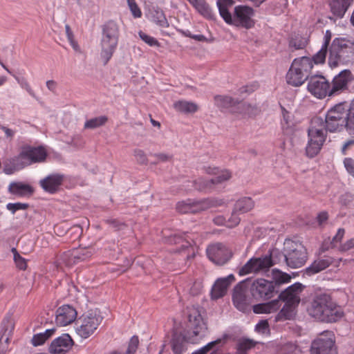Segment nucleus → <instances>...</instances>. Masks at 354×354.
Masks as SVG:
<instances>
[{"mask_svg": "<svg viewBox=\"0 0 354 354\" xmlns=\"http://www.w3.org/2000/svg\"><path fill=\"white\" fill-rule=\"evenodd\" d=\"M347 116L346 103H339L328 111L325 119L326 131H341L345 127Z\"/></svg>", "mask_w": 354, "mask_h": 354, "instance_id": "nucleus-7", "label": "nucleus"}, {"mask_svg": "<svg viewBox=\"0 0 354 354\" xmlns=\"http://www.w3.org/2000/svg\"><path fill=\"white\" fill-rule=\"evenodd\" d=\"M313 68L310 57L303 56L295 58L286 75L287 84L295 87L301 86L308 79Z\"/></svg>", "mask_w": 354, "mask_h": 354, "instance_id": "nucleus-3", "label": "nucleus"}, {"mask_svg": "<svg viewBox=\"0 0 354 354\" xmlns=\"http://www.w3.org/2000/svg\"><path fill=\"white\" fill-rule=\"evenodd\" d=\"M332 37V34L330 30H326L324 35V41L322 46L328 48Z\"/></svg>", "mask_w": 354, "mask_h": 354, "instance_id": "nucleus-61", "label": "nucleus"}, {"mask_svg": "<svg viewBox=\"0 0 354 354\" xmlns=\"http://www.w3.org/2000/svg\"><path fill=\"white\" fill-rule=\"evenodd\" d=\"M273 278L274 279V283L275 285L276 283L283 284L289 283L291 279V277L288 274L279 270L274 271Z\"/></svg>", "mask_w": 354, "mask_h": 354, "instance_id": "nucleus-45", "label": "nucleus"}, {"mask_svg": "<svg viewBox=\"0 0 354 354\" xmlns=\"http://www.w3.org/2000/svg\"><path fill=\"white\" fill-rule=\"evenodd\" d=\"M254 10L248 6H237L234 8L233 15L231 14V20L225 21L227 24L236 27L250 29L254 26L255 21L253 19Z\"/></svg>", "mask_w": 354, "mask_h": 354, "instance_id": "nucleus-9", "label": "nucleus"}, {"mask_svg": "<svg viewBox=\"0 0 354 354\" xmlns=\"http://www.w3.org/2000/svg\"><path fill=\"white\" fill-rule=\"evenodd\" d=\"M215 105L221 109H227L235 106L236 102L227 95H216L214 97Z\"/></svg>", "mask_w": 354, "mask_h": 354, "instance_id": "nucleus-36", "label": "nucleus"}, {"mask_svg": "<svg viewBox=\"0 0 354 354\" xmlns=\"http://www.w3.org/2000/svg\"><path fill=\"white\" fill-rule=\"evenodd\" d=\"M77 312L71 305L65 304L59 306L55 312V323L59 326H66L74 322Z\"/></svg>", "mask_w": 354, "mask_h": 354, "instance_id": "nucleus-18", "label": "nucleus"}, {"mask_svg": "<svg viewBox=\"0 0 354 354\" xmlns=\"http://www.w3.org/2000/svg\"><path fill=\"white\" fill-rule=\"evenodd\" d=\"M171 347L174 354H183L187 349L186 341L183 337L176 334L171 339Z\"/></svg>", "mask_w": 354, "mask_h": 354, "instance_id": "nucleus-34", "label": "nucleus"}, {"mask_svg": "<svg viewBox=\"0 0 354 354\" xmlns=\"http://www.w3.org/2000/svg\"><path fill=\"white\" fill-rule=\"evenodd\" d=\"M327 49L322 46L321 49L310 58L313 66L314 64H323L325 62Z\"/></svg>", "mask_w": 354, "mask_h": 354, "instance_id": "nucleus-43", "label": "nucleus"}, {"mask_svg": "<svg viewBox=\"0 0 354 354\" xmlns=\"http://www.w3.org/2000/svg\"><path fill=\"white\" fill-rule=\"evenodd\" d=\"M323 120L319 118L312 120L311 125L308 131V141L306 147V155L313 158L320 151L326 134L324 129Z\"/></svg>", "mask_w": 354, "mask_h": 354, "instance_id": "nucleus-5", "label": "nucleus"}, {"mask_svg": "<svg viewBox=\"0 0 354 354\" xmlns=\"http://www.w3.org/2000/svg\"><path fill=\"white\" fill-rule=\"evenodd\" d=\"M133 156L136 161L140 165H147L148 158L145 151L140 149H136L133 151Z\"/></svg>", "mask_w": 354, "mask_h": 354, "instance_id": "nucleus-49", "label": "nucleus"}, {"mask_svg": "<svg viewBox=\"0 0 354 354\" xmlns=\"http://www.w3.org/2000/svg\"><path fill=\"white\" fill-rule=\"evenodd\" d=\"M11 251L13 253L14 261L17 268L21 270H26L28 267L27 260L18 253L16 248H12Z\"/></svg>", "mask_w": 354, "mask_h": 354, "instance_id": "nucleus-42", "label": "nucleus"}, {"mask_svg": "<svg viewBox=\"0 0 354 354\" xmlns=\"http://www.w3.org/2000/svg\"><path fill=\"white\" fill-rule=\"evenodd\" d=\"M344 128L346 129L350 135L354 136V101L352 102L349 110H347V116Z\"/></svg>", "mask_w": 354, "mask_h": 354, "instance_id": "nucleus-39", "label": "nucleus"}, {"mask_svg": "<svg viewBox=\"0 0 354 354\" xmlns=\"http://www.w3.org/2000/svg\"><path fill=\"white\" fill-rule=\"evenodd\" d=\"M345 230L344 228H339L336 234L333 236L330 243L332 248H339V244L344 236Z\"/></svg>", "mask_w": 354, "mask_h": 354, "instance_id": "nucleus-47", "label": "nucleus"}, {"mask_svg": "<svg viewBox=\"0 0 354 354\" xmlns=\"http://www.w3.org/2000/svg\"><path fill=\"white\" fill-rule=\"evenodd\" d=\"M308 312L316 320L325 323L337 322L344 316L342 306L330 294L325 292L317 294L313 297Z\"/></svg>", "mask_w": 354, "mask_h": 354, "instance_id": "nucleus-1", "label": "nucleus"}, {"mask_svg": "<svg viewBox=\"0 0 354 354\" xmlns=\"http://www.w3.org/2000/svg\"><path fill=\"white\" fill-rule=\"evenodd\" d=\"M213 205V201L209 199L195 201L189 198L185 201H179L176 204V209L180 214H196L205 210Z\"/></svg>", "mask_w": 354, "mask_h": 354, "instance_id": "nucleus-15", "label": "nucleus"}, {"mask_svg": "<svg viewBox=\"0 0 354 354\" xmlns=\"http://www.w3.org/2000/svg\"><path fill=\"white\" fill-rule=\"evenodd\" d=\"M186 36L189 37L196 41H207V38L203 35H193V34L189 32L188 34L186 35Z\"/></svg>", "mask_w": 354, "mask_h": 354, "instance_id": "nucleus-62", "label": "nucleus"}, {"mask_svg": "<svg viewBox=\"0 0 354 354\" xmlns=\"http://www.w3.org/2000/svg\"><path fill=\"white\" fill-rule=\"evenodd\" d=\"M102 320L103 317L97 310H89L84 313L79 319L77 334L83 339L88 338L95 332Z\"/></svg>", "mask_w": 354, "mask_h": 354, "instance_id": "nucleus-6", "label": "nucleus"}, {"mask_svg": "<svg viewBox=\"0 0 354 354\" xmlns=\"http://www.w3.org/2000/svg\"><path fill=\"white\" fill-rule=\"evenodd\" d=\"M46 341V340L44 335L42 334V333H40L35 335L32 337V344L34 346H37L42 345L43 344L45 343Z\"/></svg>", "mask_w": 354, "mask_h": 354, "instance_id": "nucleus-57", "label": "nucleus"}, {"mask_svg": "<svg viewBox=\"0 0 354 354\" xmlns=\"http://www.w3.org/2000/svg\"><path fill=\"white\" fill-rule=\"evenodd\" d=\"M21 156L27 166L33 163L41 162L46 160L47 152L44 147L25 146L21 149Z\"/></svg>", "mask_w": 354, "mask_h": 354, "instance_id": "nucleus-17", "label": "nucleus"}, {"mask_svg": "<svg viewBox=\"0 0 354 354\" xmlns=\"http://www.w3.org/2000/svg\"><path fill=\"white\" fill-rule=\"evenodd\" d=\"M232 301L234 306L240 311H246L250 304V299L246 295V291L241 286H236L234 290Z\"/></svg>", "mask_w": 354, "mask_h": 354, "instance_id": "nucleus-24", "label": "nucleus"}, {"mask_svg": "<svg viewBox=\"0 0 354 354\" xmlns=\"http://www.w3.org/2000/svg\"><path fill=\"white\" fill-rule=\"evenodd\" d=\"M255 330L259 333L269 334L270 328L268 320H261L255 326Z\"/></svg>", "mask_w": 354, "mask_h": 354, "instance_id": "nucleus-52", "label": "nucleus"}, {"mask_svg": "<svg viewBox=\"0 0 354 354\" xmlns=\"http://www.w3.org/2000/svg\"><path fill=\"white\" fill-rule=\"evenodd\" d=\"M328 219V214L327 212L323 211L318 214L317 216V221L319 225L322 226L326 223Z\"/></svg>", "mask_w": 354, "mask_h": 354, "instance_id": "nucleus-59", "label": "nucleus"}, {"mask_svg": "<svg viewBox=\"0 0 354 354\" xmlns=\"http://www.w3.org/2000/svg\"><path fill=\"white\" fill-rule=\"evenodd\" d=\"M232 177V173L227 169L219 170L218 174H216V177L210 180L209 183H207L205 185H199L198 189L204 191H211L214 185L222 183L225 181L230 180Z\"/></svg>", "mask_w": 354, "mask_h": 354, "instance_id": "nucleus-28", "label": "nucleus"}, {"mask_svg": "<svg viewBox=\"0 0 354 354\" xmlns=\"http://www.w3.org/2000/svg\"><path fill=\"white\" fill-rule=\"evenodd\" d=\"M311 354H337L335 335L332 331H324L311 344Z\"/></svg>", "mask_w": 354, "mask_h": 354, "instance_id": "nucleus-10", "label": "nucleus"}, {"mask_svg": "<svg viewBox=\"0 0 354 354\" xmlns=\"http://www.w3.org/2000/svg\"><path fill=\"white\" fill-rule=\"evenodd\" d=\"M13 77L15 78L17 82L20 84V86L23 88L26 89L28 92L30 93V91H32L30 86L25 77H19L15 75H13Z\"/></svg>", "mask_w": 354, "mask_h": 354, "instance_id": "nucleus-56", "label": "nucleus"}, {"mask_svg": "<svg viewBox=\"0 0 354 354\" xmlns=\"http://www.w3.org/2000/svg\"><path fill=\"white\" fill-rule=\"evenodd\" d=\"M333 262V259L330 257H324L323 259L316 260L306 268V274L311 275L321 272L331 265Z\"/></svg>", "mask_w": 354, "mask_h": 354, "instance_id": "nucleus-30", "label": "nucleus"}, {"mask_svg": "<svg viewBox=\"0 0 354 354\" xmlns=\"http://www.w3.org/2000/svg\"><path fill=\"white\" fill-rule=\"evenodd\" d=\"M155 23L160 27L167 28L169 26V23L166 19L162 11H156V15L153 16Z\"/></svg>", "mask_w": 354, "mask_h": 354, "instance_id": "nucleus-46", "label": "nucleus"}, {"mask_svg": "<svg viewBox=\"0 0 354 354\" xmlns=\"http://www.w3.org/2000/svg\"><path fill=\"white\" fill-rule=\"evenodd\" d=\"M26 167L21 152L16 156L7 158L3 161V171L7 175H12L16 171L23 169Z\"/></svg>", "mask_w": 354, "mask_h": 354, "instance_id": "nucleus-25", "label": "nucleus"}, {"mask_svg": "<svg viewBox=\"0 0 354 354\" xmlns=\"http://www.w3.org/2000/svg\"><path fill=\"white\" fill-rule=\"evenodd\" d=\"M273 265L274 263L270 254L260 257H253L241 268L239 273L243 276L250 273L266 272Z\"/></svg>", "mask_w": 354, "mask_h": 354, "instance_id": "nucleus-11", "label": "nucleus"}, {"mask_svg": "<svg viewBox=\"0 0 354 354\" xmlns=\"http://www.w3.org/2000/svg\"><path fill=\"white\" fill-rule=\"evenodd\" d=\"M28 205L27 203H9L6 205V208L8 210L12 212V214H15L17 211L19 210H25L28 209Z\"/></svg>", "mask_w": 354, "mask_h": 354, "instance_id": "nucleus-51", "label": "nucleus"}, {"mask_svg": "<svg viewBox=\"0 0 354 354\" xmlns=\"http://www.w3.org/2000/svg\"><path fill=\"white\" fill-rule=\"evenodd\" d=\"M86 257L84 250L74 248L62 253L58 260L59 263L71 267L80 261H84Z\"/></svg>", "mask_w": 354, "mask_h": 354, "instance_id": "nucleus-21", "label": "nucleus"}, {"mask_svg": "<svg viewBox=\"0 0 354 354\" xmlns=\"http://www.w3.org/2000/svg\"><path fill=\"white\" fill-rule=\"evenodd\" d=\"M308 91L318 99L330 97V82L323 75H313L308 82Z\"/></svg>", "mask_w": 354, "mask_h": 354, "instance_id": "nucleus-13", "label": "nucleus"}, {"mask_svg": "<svg viewBox=\"0 0 354 354\" xmlns=\"http://www.w3.org/2000/svg\"><path fill=\"white\" fill-rule=\"evenodd\" d=\"M353 80V75L349 70H343L335 75L330 83V97L337 95L348 90V84Z\"/></svg>", "mask_w": 354, "mask_h": 354, "instance_id": "nucleus-16", "label": "nucleus"}, {"mask_svg": "<svg viewBox=\"0 0 354 354\" xmlns=\"http://www.w3.org/2000/svg\"><path fill=\"white\" fill-rule=\"evenodd\" d=\"M8 192L12 195L19 197L30 196L34 192V188L29 184L22 182H12L8 186Z\"/></svg>", "mask_w": 354, "mask_h": 354, "instance_id": "nucleus-26", "label": "nucleus"}, {"mask_svg": "<svg viewBox=\"0 0 354 354\" xmlns=\"http://www.w3.org/2000/svg\"><path fill=\"white\" fill-rule=\"evenodd\" d=\"M344 165L346 171L354 177V160L351 158H346Z\"/></svg>", "mask_w": 354, "mask_h": 354, "instance_id": "nucleus-55", "label": "nucleus"}, {"mask_svg": "<svg viewBox=\"0 0 354 354\" xmlns=\"http://www.w3.org/2000/svg\"><path fill=\"white\" fill-rule=\"evenodd\" d=\"M281 306L279 299H274L270 301L258 304L253 306V312L256 314H270L277 312Z\"/></svg>", "mask_w": 354, "mask_h": 354, "instance_id": "nucleus-27", "label": "nucleus"}, {"mask_svg": "<svg viewBox=\"0 0 354 354\" xmlns=\"http://www.w3.org/2000/svg\"><path fill=\"white\" fill-rule=\"evenodd\" d=\"M239 214V212H235L234 209H233L230 218L227 221L226 226L227 227L232 228L239 225L240 223V218L238 216Z\"/></svg>", "mask_w": 354, "mask_h": 354, "instance_id": "nucleus-53", "label": "nucleus"}, {"mask_svg": "<svg viewBox=\"0 0 354 354\" xmlns=\"http://www.w3.org/2000/svg\"><path fill=\"white\" fill-rule=\"evenodd\" d=\"M73 344L72 337L68 333H64L51 342L48 351L50 354H66Z\"/></svg>", "mask_w": 354, "mask_h": 354, "instance_id": "nucleus-19", "label": "nucleus"}, {"mask_svg": "<svg viewBox=\"0 0 354 354\" xmlns=\"http://www.w3.org/2000/svg\"><path fill=\"white\" fill-rule=\"evenodd\" d=\"M220 342V340L213 341L208 343L207 345L193 353L192 354H206V352L209 351L213 346Z\"/></svg>", "mask_w": 354, "mask_h": 354, "instance_id": "nucleus-58", "label": "nucleus"}, {"mask_svg": "<svg viewBox=\"0 0 354 354\" xmlns=\"http://www.w3.org/2000/svg\"><path fill=\"white\" fill-rule=\"evenodd\" d=\"M154 156L157 158V162H166L171 159V156L165 153H157Z\"/></svg>", "mask_w": 354, "mask_h": 354, "instance_id": "nucleus-60", "label": "nucleus"}, {"mask_svg": "<svg viewBox=\"0 0 354 354\" xmlns=\"http://www.w3.org/2000/svg\"><path fill=\"white\" fill-rule=\"evenodd\" d=\"M256 342L249 339H240L236 344L237 354H246L247 352L254 347Z\"/></svg>", "mask_w": 354, "mask_h": 354, "instance_id": "nucleus-38", "label": "nucleus"}, {"mask_svg": "<svg viewBox=\"0 0 354 354\" xmlns=\"http://www.w3.org/2000/svg\"><path fill=\"white\" fill-rule=\"evenodd\" d=\"M129 8L134 18H140L142 17V11L136 2V0H127Z\"/></svg>", "mask_w": 354, "mask_h": 354, "instance_id": "nucleus-50", "label": "nucleus"}, {"mask_svg": "<svg viewBox=\"0 0 354 354\" xmlns=\"http://www.w3.org/2000/svg\"><path fill=\"white\" fill-rule=\"evenodd\" d=\"M213 221L214 223L217 225H226L227 224L225 218L222 216L215 217Z\"/></svg>", "mask_w": 354, "mask_h": 354, "instance_id": "nucleus-63", "label": "nucleus"}, {"mask_svg": "<svg viewBox=\"0 0 354 354\" xmlns=\"http://www.w3.org/2000/svg\"><path fill=\"white\" fill-rule=\"evenodd\" d=\"M234 281L235 277L233 274H230L226 277L217 279L212 289V298L217 299L223 297L226 294L230 284Z\"/></svg>", "mask_w": 354, "mask_h": 354, "instance_id": "nucleus-22", "label": "nucleus"}, {"mask_svg": "<svg viewBox=\"0 0 354 354\" xmlns=\"http://www.w3.org/2000/svg\"><path fill=\"white\" fill-rule=\"evenodd\" d=\"M1 129L3 131L7 138H12L15 136V131H13L12 129H10L4 126L1 127Z\"/></svg>", "mask_w": 354, "mask_h": 354, "instance_id": "nucleus-64", "label": "nucleus"}, {"mask_svg": "<svg viewBox=\"0 0 354 354\" xmlns=\"http://www.w3.org/2000/svg\"><path fill=\"white\" fill-rule=\"evenodd\" d=\"M119 28L114 21H108L103 27L100 57L104 65L112 57L118 44Z\"/></svg>", "mask_w": 354, "mask_h": 354, "instance_id": "nucleus-4", "label": "nucleus"}, {"mask_svg": "<svg viewBox=\"0 0 354 354\" xmlns=\"http://www.w3.org/2000/svg\"><path fill=\"white\" fill-rule=\"evenodd\" d=\"M308 44V41L305 37L300 36H295L292 37L289 42L290 48L295 50L304 49Z\"/></svg>", "mask_w": 354, "mask_h": 354, "instance_id": "nucleus-41", "label": "nucleus"}, {"mask_svg": "<svg viewBox=\"0 0 354 354\" xmlns=\"http://www.w3.org/2000/svg\"><path fill=\"white\" fill-rule=\"evenodd\" d=\"M234 3L233 0H217L216 4L220 15L225 21L231 20V13L229 8L233 6Z\"/></svg>", "mask_w": 354, "mask_h": 354, "instance_id": "nucleus-33", "label": "nucleus"}, {"mask_svg": "<svg viewBox=\"0 0 354 354\" xmlns=\"http://www.w3.org/2000/svg\"><path fill=\"white\" fill-rule=\"evenodd\" d=\"M283 119L281 120V126L283 131L286 133L288 132L289 129H291L293 127V122L290 120V114L283 107L282 108Z\"/></svg>", "mask_w": 354, "mask_h": 354, "instance_id": "nucleus-44", "label": "nucleus"}, {"mask_svg": "<svg viewBox=\"0 0 354 354\" xmlns=\"http://www.w3.org/2000/svg\"><path fill=\"white\" fill-rule=\"evenodd\" d=\"M64 180V175L60 174H52L41 179L39 183L40 187L46 192L53 194L60 189Z\"/></svg>", "mask_w": 354, "mask_h": 354, "instance_id": "nucleus-20", "label": "nucleus"}, {"mask_svg": "<svg viewBox=\"0 0 354 354\" xmlns=\"http://www.w3.org/2000/svg\"><path fill=\"white\" fill-rule=\"evenodd\" d=\"M189 322L192 329V333L195 336L202 337L205 335L207 326L198 310H194L192 313H189Z\"/></svg>", "mask_w": 354, "mask_h": 354, "instance_id": "nucleus-23", "label": "nucleus"}, {"mask_svg": "<svg viewBox=\"0 0 354 354\" xmlns=\"http://www.w3.org/2000/svg\"><path fill=\"white\" fill-rule=\"evenodd\" d=\"M254 207V202L250 197H242L234 204L235 212L244 214L252 210Z\"/></svg>", "mask_w": 354, "mask_h": 354, "instance_id": "nucleus-31", "label": "nucleus"}, {"mask_svg": "<svg viewBox=\"0 0 354 354\" xmlns=\"http://www.w3.org/2000/svg\"><path fill=\"white\" fill-rule=\"evenodd\" d=\"M194 8L205 17L207 19H213L214 13L212 8L204 0H195Z\"/></svg>", "mask_w": 354, "mask_h": 354, "instance_id": "nucleus-35", "label": "nucleus"}, {"mask_svg": "<svg viewBox=\"0 0 354 354\" xmlns=\"http://www.w3.org/2000/svg\"><path fill=\"white\" fill-rule=\"evenodd\" d=\"M252 297L257 300H269L277 292L274 281L265 279L254 280L250 287Z\"/></svg>", "mask_w": 354, "mask_h": 354, "instance_id": "nucleus-12", "label": "nucleus"}, {"mask_svg": "<svg viewBox=\"0 0 354 354\" xmlns=\"http://www.w3.org/2000/svg\"><path fill=\"white\" fill-rule=\"evenodd\" d=\"M138 35H139L140 39L143 41H145L146 44H147L149 46H160L158 41L156 38L145 34L142 31H140L138 32Z\"/></svg>", "mask_w": 354, "mask_h": 354, "instance_id": "nucleus-48", "label": "nucleus"}, {"mask_svg": "<svg viewBox=\"0 0 354 354\" xmlns=\"http://www.w3.org/2000/svg\"><path fill=\"white\" fill-rule=\"evenodd\" d=\"M353 0H330V6L334 15L343 17Z\"/></svg>", "mask_w": 354, "mask_h": 354, "instance_id": "nucleus-29", "label": "nucleus"}, {"mask_svg": "<svg viewBox=\"0 0 354 354\" xmlns=\"http://www.w3.org/2000/svg\"><path fill=\"white\" fill-rule=\"evenodd\" d=\"M139 345V339L138 336H133L129 342L127 350L123 352L118 349L111 351L108 354H135Z\"/></svg>", "mask_w": 354, "mask_h": 354, "instance_id": "nucleus-37", "label": "nucleus"}, {"mask_svg": "<svg viewBox=\"0 0 354 354\" xmlns=\"http://www.w3.org/2000/svg\"><path fill=\"white\" fill-rule=\"evenodd\" d=\"M108 120L106 116H100L91 118L84 123L85 129H95L104 125Z\"/></svg>", "mask_w": 354, "mask_h": 354, "instance_id": "nucleus-40", "label": "nucleus"}, {"mask_svg": "<svg viewBox=\"0 0 354 354\" xmlns=\"http://www.w3.org/2000/svg\"><path fill=\"white\" fill-rule=\"evenodd\" d=\"M209 259L216 265L226 263L232 257L231 250L221 243L209 245L206 250Z\"/></svg>", "mask_w": 354, "mask_h": 354, "instance_id": "nucleus-14", "label": "nucleus"}, {"mask_svg": "<svg viewBox=\"0 0 354 354\" xmlns=\"http://www.w3.org/2000/svg\"><path fill=\"white\" fill-rule=\"evenodd\" d=\"M174 108L178 112L183 113H194L198 110V105L192 102L179 100L174 104Z\"/></svg>", "mask_w": 354, "mask_h": 354, "instance_id": "nucleus-32", "label": "nucleus"}, {"mask_svg": "<svg viewBox=\"0 0 354 354\" xmlns=\"http://www.w3.org/2000/svg\"><path fill=\"white\" fill-rule=\"evenodd\" d=\"M285 259L291 268L302 267L307 260V252L305 247L299 242L286 241L285 242Z\"/></svg>", "mask_w": 354, "mask_h": 354, "instance_id": "nucleus-8", "label": "nucleus"}, {"mask_svg": "<svg viewBox=\"0 0 354 354\" xmlns=\"http://www.w3.org/2000/svg\"><path fill=\"white\" fill-rule=\"evenodd\" d=\"M303 290V286L299 283H295L282 291L278 299L285 302L283 307L276 315L274 322L290 320L293 318L296 308L300 303V294Z\"/></svg>", "mask_w": 354, "mask_h": 354, "instance_id": "nucleus-2", "label": "nucleus"}, {"mask_svg": "<svg viewBox=\"0 0 354 354\" xmlns=\"http://www.w3.org/2000/svg\"><path fill=\"white\" fill-rule=\"evenodd\" d=\"M354 248V238L347 240L342 244H339L338 250L341 252H346Z\"/></svg>", "mask_w": 354, "mask_h": 354, "instance_id": "nucleus-54", "label": "nucleus"}]
</instances>
